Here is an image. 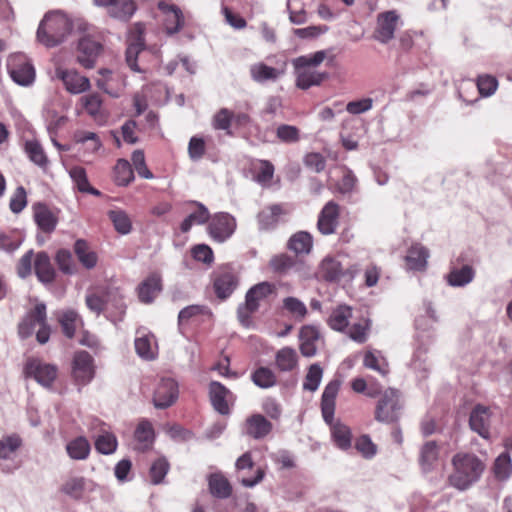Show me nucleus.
<instances>
[{"mask_svg": "<svg viewBox=\"0 0 512 512\" xmlns=\"http://www.w3.org/2000/svg\"><path fill=\"white\" fill-rule=\"evenodd\" d=\"M325 60L333 62L334 55L331 49L295 58L292 64L295 70L296 86L306 90L312 86H319L327 79L328 73L317 69Z\"/></svg>", "mask_w": 512, "mask_h": 512, "instance_id": "f257e3e1", "label": "nucleus"}, {"mask_svg": "<svg viewBox=\"0 0 512 512\" xmlns=\"http://www.w3.org/2000/svg\"><path fill=\"white\" fill-rule=\"evenodd\" d=\"M17 275L25 279L34 271L37 279L44 284H51L56 279V270L50 256L45 251L34 253L31 249L23 254L16 265Z\"/></svg>", "mask_w": 512, "mask_h": 512, "instance_id": "f03ea898", "label": "nucleus"}, {"mask_svg": "<svg viewBox=\"0 0 512 512\" xmlns=\"http://www.w3.org/2000/svg\"><path fill=\"white\" fill-rule=\"evenodd\" d=\"M453 472L449 483L458 490H466L475 483L484 470V464L472 454H456L452 459Z\"/></svg>", "mask_w": 512, "mask_h": 512, "instance_id": "7ed1b4c3", "label": "nucleus"}, {"mask_svg": "<svg viewBox=\"0 0 512 512\" xmlns=\"http://www.w3.org/2000/svg\"><path fill=\"white\" fill-rule=\"evenodd\" d=\"M72 29L71 21L61 12H50L41 21L37 38L47 47H55L62 43Z\"/></svg>", "mask_w": 512, "mask_h": 512, "instance_id": "20e7f679", "label": "nucleus"}, {"mask_svg": "<svg viewBox=\"0 0 512 512\" xmlns=\"http://www.w3.org/2000/svg\"><path fill=\"white\" fill-rule=\"evenodd\" d=\"M36 332V340L39 344H45L49 341L51 328L47 322L46 305L37 303L30 309L18 324V335L22 339H27Z\"/></svg>", "mask_w": 512, "mask_h": 512, "instance_id": "39448f33", "label": "nucleus"}, {"mask_svg": "<svg viewBox=\"0 0 512 512\" xmlns=\"http://www.w3.org/2000/svg\"><path fill=\"white\" fill-rule=\"evenodd\" d=\"M23 373L26 378H32L44 387H50L58 375V367L37 357H29L24 365Z\"/></svg>", "mask_w": 512, "mask_h": 512, "instance_id": "423d86ee", "label": "nucleus"}, {"mask_svg": "<svg viewBox=\"0 0 512 512\" xmlns=\"http://www.w3.org/2000/svg\"><path fill=\"white\" fill-rule=\"evenodd\" d=\"M271 292L272 285L268 282L259 283L247 292L245 303L240 305L237 311L238 319L243 326H250L251 314L258 309L259 302L266 298Z\"/></svg>", "mask_w": 512, "mask_h": 512, "instance_id": "0eeeda50", "label": "nucleus"}, {"mask_svg": "<svg viewBox=\"0 0 512 512\" xmlns=\"http://www.w3.org/2000/svg\"><path fill=\"white\" fill-rule=\"evenodd\" d=\"M7 71L12 80L28 86L35 80V69L29 58L23 53H13L7 59Z\"/></svg>", "mask_w": 512, "mask_h": 512, "instance_id": "6e6552de", "label": "nucleus"}, {"mask_svg": "<svg viewBox=\"0 0 512 512\" xmlns=\"http://www.w3.org/2000/svg\"><path fill=\"white\" fill-rule=\"evenodd\" d=\"M401 409L402 403L399 392L392 388L386 389L376 406L375 418L383 423L395 422L400 417Z\"/></svg>", "mask_w": 512, "mask_h": 512, "instance_id": "1a4fd4ad", "label": "nucleus"}, {"mask_svg": "<svg viewBox=\"0 0 512 512\" xmlns=\"http://www.w3.org/2000/svg\"><path fill=\"white\" fill-rule=\"evenodd\" d=\"M94 376L93 357L84 350L75 352L71 363V377L74 383L78 386H85L92 381Z\"/></svg>", "mask_w": 512, "mask_h": 512, "instance_id": "9d476101", "label": "nucleus"}, {"mask_svg": "<svg viewBox=\"0 0 512 512\" xmlns=\"http://www.w3.org/2000/svg\"><path fill=\"white\" fill-rule=\"evenodd\" d=\"M103 50L100 39L94 35H84L77 46V61L84 68H93Z\"/></svg>", "mask_w": 512, "mask_h": 512, "instance_id": "9b49d317", "label": "nucleus"}, {"mask_svg": "<svg viewBox=\"0 0 512 512\" xmlns=\"http://www.w3.org/2000/svg\"><path fill=\"white\" fill-rule=\"evenodd\" d=\"M400 22L396 10L381 12L377 15L373 38L382 44H387L394 38L395 30Z\"/></svg>", "mask_w": 512, "mask_h": 512, "instance_id": "f8f14e48", "label": "nucleus"}, {"mask_svg": "<svg viewBox=\"0 0 512 512\" xmlns=\"http://www.w3.org/2000/svg\"><path fill=\"white\" fill-rule=\"evenodd\" d=\"M90 430L95 438V449L101 454H112L117 448V439L114 434L108 431L105 423L94 419L90 424Z\"/></svg>", "mask_w": 512, "mask_h": 512, "instance_id": "ddd939ff", "label": "nucleus"}, {"mask_svg": "<svg viewBox=\"0 0 512 512\" xmlns=\"http://www.w3.org/2000/svg\"><path fill=\"white\" fill-rule=\"evenodd\" d=\"M495 420L496 416L490 408L477 405L470 414L469 424L473 431L481 437L488 439L490 437V428Z\"/></svg>", "mask_w": 512, "mask_h": 512, "instance_id": "4468645a", "label": "nucleus"}, {"mask_svg": "<svg viewBox=\"0 0 512 512\" xmlns=\"http://www.w3.org/2000/svg\"><path fill=\"white\" fill-rule=\"evenodd\" d=\"M236 221L228 213L215 214L209 224V234L218 242H224L235 231Z\"/></svg>", "mask_w": 512, "mask_h": 512, "instance_id": "2eb2a0df", "label": "nucleus"}, {"mask_svg": "<svg viewBox=\"0 0 512 512\" xmlns=\"http://www.w3.org/2000/svg\"><path fill=\"white\" fill-rule=\"evenodd\" d=\"M340 216V206L334 202H327L319 213L317 228L323 235H331L335 233Z\"/></svg>", "mask_w": 512, "mask_h": 512, "instance_id": "dca6fc26", "label": "nucleus"}, {"mask_svg": "<svg viewBox=\"0 0 512 512\" xmlns=\"http://www.w3.org/2000/svg\"><path fill=\"white\" fill-rule=\"evenodd\" d=\"M177 398L178 388L176 382L165 378L159 382L154 391L153 403L156 408L165 409L175 403Z\"/></svg>", "mask_w": 512, "mask_h": 512, "instance_id": "f3484780", "label": "nucleus"}, {"mask_svg": "<svg viewBox=\"0 0 512 512\" xmlns=\"http://www.w3.org/2000/svg\"><path fill=\"white\" fill-rule=\"evenodd\" d=\"M32 209L33 218L38 228L46 234H51L58 224L57 213L41 202L35 203Z\"/></svg>", "mask_w": 512, "mask_h": 512, "instance_id": "a211bd4d", "label": "nucleus"}, {"mask_svg": "<svg viewBox=\"0 0 512 512\" xmlns=\"http://www.w3.org/2000/svg\"><path fill=\"white\" fill-rule=\"evenodd\" d=\"M429 256V250L425 246L419 243L412 244L408 248L404 258L406 270L417 272L425 271L428 266Z\"/></svg>", "mask_w": 512, "mask_h": 512, "instance_id": "6ab92c4d", "label": "nucleus"}, {"mask_svg": "<svg viewBox=\"0 0 512 512\" xmlns=\"http://www.w3.org/2000/svg\"><path fill=\"white\" fill-rule=\"evenodd\" d=\"M300 351L305 357H313L321 343L320 332L313 325H305L299 332Z\"/></svg>", "mask_w": 512, "mask_h": 512, "instance_id": "aec40b11", "label": "nucleus"}, {"mask_svg": "<svg viewBox=\"0 0 512 512\" xmlns=\"http://www.w3.org/2000/svg\"><path fill=\"white\" fill-rule=\"evenodd\" d=\"M155 441V431L153 425L148 420H141L134 431V450L146 452L150 450Z\"/></svg>", "mask_w": 512, "mask_h": 512, "instance_id": "412c9836", "label": "nucleus"}, {"mask_svg": "<svg viewBox=\"0 0 512 512\" xmlns=\"http://www.w3.org/2000/svg\"><path fill=\"white\" fill-rule=\"evenodd\" d=\"M57 76L63 81L66 90L72 94H79L90 88L89 79L75 70H57Z\"/></svg>", "mask_w": 512, "mask_h": 512, "instance_id": "4be33fe9", "label": "nucleus"}, {"mask_svg": "<svg viewBox=\"0 0 512 512\" xmlns=\"http://www.w3.org/2000/svg\"><path fill=\"white\" fill-rule=\"evenodd\" d=\"M341 382L339 380L330 381L322 394L321 409L325 422L330 423L333 420L335 411V400L339 392Z\"/></svg>", "mask_w": 512, "mask_h": 512, "instance_id": "5701e85b", "label": "nucleus"}, {"mask_svg": "<svg viewBox=\"0 0 512 512\" xmlns=\"http://www.w3.org/2000/svg\"><path fill=\"white\" fill-rule=\"evenodd\" d=\"M135 351L143 360H154L158 355V346L154 335L150 333L137 332L135 338Z\"/></svg>", "mask_w": 512, "mask_h": 512, "instance_id": "b1692460", "label": "nucleus"}, {"mask_svg": "<svg viewBox=\"0 0 512 512\" xmlns=\"http://www.w3.org/2000/svg\"><path fill=\"white\" fill-rule=\"evenodd\" d=\"M158 7L164 14V26L166 32L168 34L178 32L184 24V17L181 10L177 6L163 1L159 2Z\"/></svg>", "mask_w": 512, "mask_h": 512, "instance_id": "393cba45", "label": "nucleus"}, {"mask_svg": "<svg viewBox=\"0 0 512 512\" xmlns=\"http://www.w3.org/2000/svg\"><path fill=\"white\" fill-rule=\"evenodd\" d=\"M161 290V277L157 274H152L147 279H145L138 287V298L142 303L149 304L157 298Z\"/></svg>", "mask_w": 512, "mask_h": 512, "instance_id": "a878e982", "label": "nucleus"}, {"mask_svg": "<svg viewBox=\"0 0 512 512\" xmlns=\"http://www.w3.org/2000/svg\"><path fill=\"white\" fill-rule=\"evenodd\" d=\"M103 79L97 81L100 89L104 90L107 94L113 97H119L125 90V82L115 76L110 70L103 69L100 71Z\"/></svg>", "mask_w": 512, "mask_h": 512, "instance_id": "bb28decb", "label": "nucleus"}, {"mask_svg": "<svg viewBox=\"0 0 512 512\" xmlns=\"http://www.w3.org/2000/svg\"><path fill=\"white\" fill-rule=\"evenodd\" d=\"M210 400L216 411L225 415L229 413V406L227 404V397L230 394L229 390L221 383L213 381L209 387Z\"/></svg>", "mask_w": 512, "mask_h": 512, "instance_id": "cd10ccee", "label": "nucleus"}, {"mask_svg": "<svg viewBox=\"0 0 512 512\" xmlns=\"http://www.w3.org/2000/svg\"><path fill=\"white\" fill-rule=\"evenodd\" d=\"M271 429V423L260 414L252 415L245 423V433L255 439L265 437Z\"/></svg>", "mask_w": 512, "mask_h": 512, "instance_id": "c85d7f7f", "label": "nucleus"}, {"mask_svg": "<svg viewBox=\"0 0 512 512\" xmlns=\"http://www.w3.org/2000/svg\"><path fill=\"white\" fill-rule=\"evenodd\" d=\"M439 459V447L434 441L426 442L420 449L419 464L424 472L434 469Z\"/></svg>", "mask_w": 512, "mask_h": 512, "instance_id": "c756f323", "label": "nucleus"}, {"mask_svg": "<svg viewBox=\"0 0 512 512\" xmlns=\"http://www.w3.org/2000/svg\"><path fill=\"white\" fill-rule=\"evenodd\" d=\"M319 274L327 281H336L343 275V268L337 258L326 256L320 263Z\"/></svg>", "mask_w": 512, "mask_h": 512, "instance_id": "7c9ffc66", "label": "nucleus"}, {"mask_svg": "<svg viewBox=\"0 0 512 512\" xmlns=\"http://www.w3.org/2000/svg\"><path fill=\"white\" fill-rule=\"evenodd\" d=\"M331 425V437L334 444L342 450H347L351 447L352 434L348 426L333 420L329 423Z\"/></svg>", "mask_w": 512, "mask_h": 512, "instance_id": "2f4dec72", "label": "nucleus"}, {"mask_svg": "<svg viewBox=\"0 0 512 512\" xmlns=\"http://www.w3.org/2000/svg\"><path fill=\"white\" fill-rule=\"evenodd\" d=\"M64 335L72 339L75 335L78 326L82 325V319L79 314L74 310H67L61 313L58 318Z\"/></svg>", "mask_w": 512, "mask_h": 512, "instance_id": "473e14b6", "label": "nucleus"}, {"mask_svg": "<svg viewBox=\"0 0 512 512\" xmlns=\"http://www.w3.org/2000/svg\"><path fill=\"white\" fill-rule=\"evenodd\" d=\"M285 214L284 209L280 205H271L264 208L258 214V222L261 229L273 228L279 221L280 217Z\"/></svg>", "mask_w": 512, "mask_h": 512, "instance_id": "72a5a7b5", "label": "nucleus"}, {"mask_svg": "<svg viewBox=\"0 0 512 512\" xmlns=\"http://www.w3.org/2000/svg\"><path fill=\"white\" fill-rule=\"evenodd\" d=\"M281 74H283L282 70L270 67L262 62L250 66L251 78L259 83L276 80Z\"/></svg>", "mask_w": 512, "mask_h": 512, "instance_id": "f704fd0d", "label": "nucleus"}, {"mask_svg": "<svg viewBox=\"0 0 512 512\" xmlns=\"http://www.w3.org/2000/svg\"><path fill=\"white\" fill-rule=\"evenodd\" d=\"M66 451L72 459L84 460L88 458L91 446L85 437L79 436L68 442L66 445Z\"/></svg>", "mask_w": 512, "mask_h": 512, "instance_id": "c9c22d12", "label": "nucleus"}, {"mask_svg": "<svg viewBox=\"0 0 512 512\" xmlns=\"http://www.w3.org/2000/svg\"><path fill=\"white\" fill-rule=\"evenodd\" d=\"M74 252L79 262L87 269H92L97 264V255L91 251L88 243L83 239H78L74 244Z\"/></svg>", "mask_w": 512, "mask_h": 512, "instance_id": "e433bc0d", "label": "nucleus"}, {"mask_svg": "<svg viewBox=\"0 0 512 512\" xmlns=\"http://www.w3.org/2000/svg\"><path fill=\"white\" fill-rule=\"evenodd\" d=\"M351 316V308L346 305H340L332 311L328 324L333 330L343 331L348 326Z\"/></svg>", "mask_w": 512, "mask_h": 512, "instance_id": "4c0bfd02", "label": "nucleus"}, {"mask_svg": "<svg viewBox=\"0 0 512 512\" xmlns=\"http://www.w3.org/2000/svg\"><path fill=\"white\" fill-rule=\"evenodd\" d=\"M288 247L296 254H308L313 247L312 236L308 232H297L290 238Z\"/></svg>", "mask_w": 512, "mask_h": 512, "instance_id": "58836bf2", "label": "nucleus"}, {"mask_svg": "<svg viewBox=\"0 0 512 512\" xmlns=\"http://www.w3.org/2000/svg\"><path fill=\"white\" fill-rule=\"evenodd\" d=\"M75 143L82 144L85 149L91 153L99 151L102 147V141L99 136L91 131L77 130L73 135Z\"/></svg>", "mask_w": 512, "mask_h": 512, "instance_id": "ea45409f", "label": "nucleus"}, {"mask_svg": "<svg viewBox=\"0 0 512 512\" xmlns=\"http://www.w3.org/2000/svg\"><path fill=\"white\" fill-rule=\"evenodd\" d=\"M237 286V278L231 273L220 275L214 282V288L218 297L225 299L231 295Z\"/></svg>", "mask_w": 512, "mask_h": 512, "instance_id": "a19ab883", "label": "nucleus"}, {"mask_svg": "<svg viewBox=\"0 0 512 512\" xmlns=\"http://www.w3.org/2000/svg\"><path fill=\"white\" fill-rule=\"evenodd\" d=\"M86 481L83 477H70L61 486L60 490L72 499L80 500L83 497Z\"/></svg>", "mask_w": 512, "mask_h": 512, "instance_id": "79ce46f5", "label": "nucleus"}, {"mask_svg": "<svg viewBox=\"0 0 512 512\" xmlns=\"http://www.w3.org/2000/svg\"><path fill=\"white\" fill-rule=\"evenodd\" d=\"M474 278V270L470 266H463L458 269H453L447 275V281L450 286L462 287L469 284Z\"/></svg>", "mask_w": 512, "mask_h": 512, "instance_id": "37998d69", "label": "nucleus"}, {"mask_svg": "<svg viewBox=\"0 0 512 512\" xmlns=\"http://www.w3.org/2000/svg\"><path fill=\"white\" fill-rule=\"evenodd\" d=\"M23 242V236L18 230L0 231V250L14 252Z\"/></svg>", "mask_w": 512, "mask_h": 512, "instance_id": "c03bdc74", "label": "nucleus"}, {"mask_svg": "<svg viewBox=\"0 0 512 512\" xmlns=\"http://www.w3.org/2000/svg\"><path fill=\"white\" fill-rule=\"evenodd\" d=\"M298 356L294 349L284 347L276 354V364L282 371H291L297 366Z\"/></svg>", "mask_w": 512, "mask_h": 512, "instance_id": "a18cd8bd", "label": "nucleus"}, {"mask_svg": "<svg viewBox=\"0 0 512 512\" xmlns=\"http://www.w3.org/2000/svg\"><path fill=\"white\" fill-rule=\"evenodd\" d=\"M210 492L218 498H227L231 494L229 481L221 474H213L209 478Z\"/></svg>", "mask_w": 512, "mask_h": 512, "instance_id": "49530a36", "label": "nucleus"}, {"mask_svg": "<svg viewBox=\"0 0 512 512\" xmlns=\"http://www.w3.org/2000/svg\"><path fill=\"white\" fill-rule=\"evenodd\" d=\"M283 308L297 321H302L308 313L306 305L296 297L284 298Z\"/></svg>", "mask_w": 512, "mask_h": 512, "instance_id": "de8ad7c7", "label": "nucleus"}, {"mask_svg": "<svg viewBox=\"0 0 512 512\" xmlns=\"http://www.w3.org/2000/svg\"><path fill=\"white\" fill-rule=\"evenodd\" d=\"M55 261L59 270L66 275H73L77 268L71 252L67 249H59L55 255Z\"/></svg>", "mask_w": 512, "mask_h": 512, "instance_id": "09e8293b", "label": "nucleus"}, {"mask_svg": "<svg viewBox=\"0 0 512 512\" xmlns=\"http://www.w3.org/2000/svg\"><path fill=\"white\" fill-rule=\"evenodd\" d=\"M22 439L12 434L0 439V459H9L21 447Z\"/></svg>", "mask_w": 512, "mask_h": 512, "instance_id": "8fccbe9b", "label": "nucleus"}, {"mask_svg": "<svg viewBox=\"0 0 512 512\" xmlns=\"http://www.w3.org/2000/svg\"><path fill=\"white\" fill-rule=\"evenodd\" d=\"M25 151L29 159L36 165L45 167L48 163L47 156L41 146L36 140L27 141L25 143Z\"/></svg>", "mask_w": 512, "mask_h": 512, "instance_id": "3c124183", "label": "nucleus"}, {"mask_svg": "<svg viewBox=\"0 0 512 512\" xmlns=\"http://www.w3.org/2000/svg\"><path fill=\"white\" fill-rule=\"evenodd\" d=\"M81 103L86 112L91 115L94 120H98L101 116L102 99L99 94L93 93L81 98Z\"/></svg>", "mask_w": 512, "mask_h": 512, "instance_id": "603ef678", "label": "nucleus"}, {"mask_svg": "<svg viewBox=\"0 0 512 512\" xmlns=\"http://www.w3.org/2000/svg\"><path fill=\"white\" fill-rule=\"evenodd\" d=\"M364 365L365 367L375 370L382 375H385L388 372V365L380 352H366L364 356Z\"/></svg>", "mask_w": 512, "mask_h": 512, "instance_id": "864d4df0", "label": "nucleus"}, {"mask_svg": "<svg viewBox=\"0 0 512 512\" xmlns=\"http://www.w3.org/2000/svg\"><path fill=\"white\" fill-rule=\"evenodd\" d=\"M494 473L499 480H506L511 476L512 464L508 453H502L496 458Z\"/></svg>", "mask_w": 512, "mask_h": 512, "instance_id": "5fc2aeb1", "label": "nucleus"}, {"mask_svg": "<svg viewBox=\"0 0 512 512\" xmlns=\"http://www.w3.org/2000/svg\"><path fill=\"white\" fill-rule=\"evenodd\" d=\"M197 211L191 213L181 224L182 232H188L194 224H204L209 219V212L205 206L198 204Z\"/></svg>", "mask_w": 512, "mask_h": 512, "instance_id": "6e6d98bb", "label": "nucleus"}, {"mask_svg": "<svg viewBox=\"0 0 512 512\" xmlns=\"http://www.w3.org/2000/svg\"><path fill=\"white\" fill-rule=\"evenodd\" d=\"M105 299L110 300L109 311L115 310V313L120 319H123L125 315L126 305L124 298L119 294L118 289L112 288L104 292Z\"/></svg>", "mask_w": 512, "mask_h": 512, "instance_id": "4d7b16f0", "label": "nucleus"}, {"mask_svg": "<svg viewBox=\"0 0 512 512\" xmlns=\"http://www.w3.org/2000/svg\"><path fill=\"white\" fill-rule=\"evenodd\" d=\"M110 300L105 299L104 292L91 293L86 296V305L95 314L99 315L103 311H109Z\"/></svg>", "mask_w": 512, "mask_h": 512, "instance_id": "13d9d810", "label": "nucleus"}, {"mask_svg": "<svg viewBox=\"0 0 512 512\" xmlns=\"http://www.w3.org/2000/svg\"><path fill=\"white\" fill-rule=\"evenodd\" d=\"M323 370L318 364L310 366L303 384V388L309 391H316L321 383Z\"/></svg>", "mask_w": 512, "mask_h": 512, "instance_id": "bf43d9fd", "label": "nucleus"}, {"mask_svg": "<svg viewBox=\"0 0 512 512\" xmlns=\"http://www.w3.org/2000/svg\"><path fill=\"white\" fill-rule=\"evenodd\" d=\"M144 25L142 23L134 24L132 30H130V55L132 53L138 54L144 49Z\"/></svg>", "mask_w": 512, "mask_h": 512, "instance_id": "052dcab7", "label": "nucleus"}, {"mask_svg": "<svg viewBox=\"0 0 512 512\" xmlns=\"http://www.w3.org/2000/svg\"><path fill=\"white\" fill-rule=\"evenodd\" d=\"M253 382L255 385L261 388H269L275 384L274 373L265 367L257 369L252 375Z\"/></svg>", "mask_w": 512, "mask_h": 512, "instance_id": "680f3d73", "label": "nucleus"}, {"mask_svg": "<svg viewBox=\"0 0 512 512\" xmlns=\"http://www.w3.org/2000/svg\"><path fill=\"white\" fill-rule=\"evenodd\" d=\"M132 164L137 174L144 179H152L153 174L148 169L145 163L144 153L141 150H136L132 154Z\"/></svg>", "mask_w": 512, "mask_h": 512, "instance_id": "e2e57ef3", "label": "nucleus"}, {"mask_svg": "<svg viewBox=\"0 0 512 512\" xmlns=\"http://www.w3.org/2000/svg\"><path fill=\"white\" fill-rule=\"evenodd\" d=\"M113 181L118 186L128 185V161L126 159H119L113 168Z\"/></svg>", "mask_w": 512, "mask_h": 512, "instance_id": "0e129e2a", "label": "nucleus"}, {"mask_svg": "<svg viewBox=\"0 0 512 512\" xmlns=\"http://www.w3.org/2000/svg\"><path fill=\"white\" fill-rule=\"evenodd\" d=\"M169 464L165 458H158L151 466L150 477L154 484H159L166 476Z\"/></svg>", "mask_w": 512, "mask_h": 512, "instance_id": "69168bd1", "label": "nucleus"}, {"mask_svg": "<svg viewBox=\"0 0 512 512\" xmlns=\"http://www.w3.org/2000/svg\"><path fill=\"white\" fill-rule=\"evenodd\" d=\"M27 205V194L24 187L19 186L13 193L9 207L13 213H20Z\"/></svg>", "mask_w": 512, "mask_h": 512, "instance_id": "338daca9", "label": "nucleus"}, {"mask_svg": "<svg viewBox=\"0 0 512 512\" xmlns=\"http://www.w3.org/2000/svg\"><path fill=\"white\" fill-rule=\"evenodd\" d=\"M498 82L494 77L484 75L480 76L477 81V87L479 93L483 97H489L493 95L497 89Z\"/></svg>", "mask_w": 512, "mask_h": 512, "instance_id": "774afa93", "label": "nucleus"}]
</instances>
